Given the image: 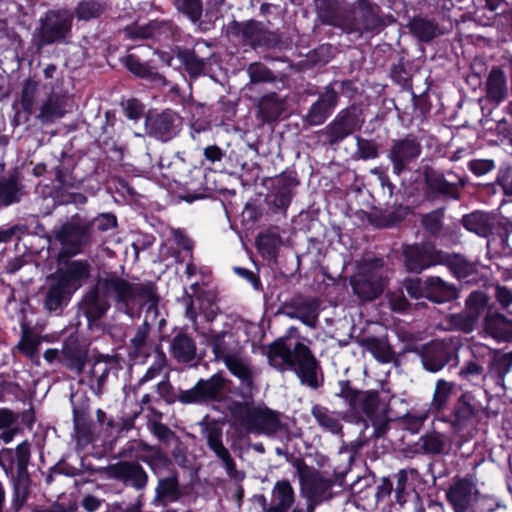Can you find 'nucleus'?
Here are the masks:
<instances>
[{
	"instance_id": "nucleus-8",
	"label": "nucleus",
	"mask_w": 512,
	"mask_h": 512,
	"mask_svg": "<svg viewBox=\"0 0 512 512\" xmlns=\"http://www.w3.org/2000/svg\"><path fill=\"white\" fill-rule=\"evenodd\" d=\"M383 266L382 259H373L361 265L358 272L351 278L353 292L361 300L371 301L383 293L387 285Z\"/></svg>"
},
{
	"instance_id": "nucleus-26",
	"label": "nucleus",
	"mask_w": 512,
	"mask_h": 512,
	"mask_svg": "<svg viewBox=\"0 0 512 512\" xmlns=\"http://www.w3.org/2000/svg\"><path fill=\"white\" fill-rule=\"evenodd\" d=\"M338 101L339 93L332 84L327 85L303 117V124L305 126L322 125L337 107Z\"/></svg>"
},
{
	"instance_id": "nucleus-7",
	"label": "nucleus",
	"mask_w": 512,
	"mask_h": 512,
	"mask_svg": "<svg viewBox=\"0 0 512 512\" xmlns=\"http://www.w3.org/2000/svg\"><path fill=\"white\" fill-rule=\"evenodd\" d=\"M74 13L69 9H53L45 13L37 29L40 46L70 42Z\"/></svg>"
},
{
	"instance_id": "nucleus-62",
	"label": "nucleus",
	"mask_w": 512,
	"mask_h": 512,
	"mask_svg": "<svg viewBox=\"0 0 512 512\" xmlns=\"http://www.w3.org/2000/svg\"><path fill=\"white\" fill-rule=\"evenodd\" d=\"M247 73L250 78V84H258L264 82H274L276 76L264 64L259 62L251 63L247 68Z\"/></svg>"
},
{
	"instance_id": "nucleus-33",
	"label": "nucleus",
	"mask_w": 512,
	"mask_h": 512,
	"mask_svg": "<svg viewBox=\"0 0 512 512\" xmlns=\"http://www.w3.org/2000/svg\"><path fill=\"white\" fill-rule=\"evenodd\" d=\"M508 96L507 77L498 66H494L488 73L485 82V97L487 101L496 105L503 102Z\"/></svg>"
},
{
	"instance_id": "nucleus-40",
	"label": "nucleus",
	"mask_w": 512,
	"mask_h": 512,
	"mask_svg": "<svg viewBox=\"0 0 512 512\" xmlns=\"http://www.w3.org/2000/svg\"><path fill=\"white\" fill-rule=\"evenodd\" d=\"M359 344L381 363H391L396 360L395 352L386 337H364L359 340Z\"/></svg>"
},
{
	"instance_id": "nucleus-57",
	"label": "nucleus",
	"mask_w": 512,
	"mask_h": 512,
	"mask_svg": "<svg viewBox=\"0 0 512 512\" xmlns=\"http://www.w3.org/2000/svg\"><path fill=\"white\" fill-rule=\"evenodd\" d=\"M29 476L28 474L17 475L13 481L12 508L15 511L21 510L29 496Z\"/></svg>"
},
{
	"instance_id": "nucleus-56",
	"label": "nucleus",
	"mask_w": 512,
	"mask_h": 512,
	"mask_svg": "<svg viewBox=\"0 0 512 512\" xmlns=\"http://www.w3.org/2000/svg\"><path fill=\"white\" fill-rule=\"evenodd\" d=\"M107 9V5L101 0H81L75 7V15L78 20L89 21L100 17Z\"/></svg>"
},
{
	"instance_id": "nucleus-16",
	"label": "nucleus",
	"mask_w": 512,
	"mask_h": 512,
	"mask_svg": "<svg viewBox=\"0 0 512 512\" xmlns=\"http://www.w3.org/2000/svg\"><path fill=\"white\" fill-rule=\"evenodd\" d=\"M443 252L431 242L405 245L402 248L404 266L409 273L420 274L430 267L441 265Z\"/></svg>"
},
{
	"instance_id": "nucleus-43",
	"label": "nucleus",
	"mask_w": 512,
	"mask_h": 512,
	"mask_svg": "<svg viewBox=\"0 0 512 512\" xmlns=\"http://www.w3.org/2000/svg\"><path fill=\"white\" fill-rule=\"evenodd\" d=\"M182 497L179 483L176 475L161 478L155 489V498L153 502L166 506L168 503L175 502Z\"/></svg>"
},
{
	"instance_id": "nucleus-4",
	"label": "nucleus",
	"mask_w": 512,
	"mask_h": 512,
	"mask_svg": "<svg viewBox=\"0 0 512 512\" xmlns=\"http://www.w3.org/2000/svg\"><path fill=\"white\" fill-rule=\"evenodd\" d=\"M230 380L221 373L213 374L208 379H199L190 389L176 390L169 381V375L156 386L159 397L167 404L180 402L183 405H207L214 402H221L227 391Z\"/></svg>"
},
{
	"instance_id": "nucleus-38",
	"label": "nucleus",
	"mask_w": 512,
	"mask_h": 512,
	"mask_svg": "<svg viewBox=\"0 0 512 512\" xmlns=\"http://www.w3.org/2000/svg\"><path fill=\"white\" fill-rule=\"evenodd\" d=\"M170 351L177 362L189 363L196 357V342L187 333L179 332L170 342Z\"/></svg>"
},
{
	"instance_id": "nucleus-2",
	"label": "nucleus",
	"mask_w": 512,
	"mask_h": 512,
	"mask_svg": "<svg viewBox=\"0 0 512 512\" xmlns=\"http://www.w3.org/2000/svg\"><path fill=\"white\" fill-rule=\"evenodd\" d=\"M292 338H300L296 327H290L284 336L267 346L269 365L280 372L293 371L301 384L318 389L323 384L319 361L307 345L299 341L293 344Z\"/></svg>"
},
{
	"instance_id": "nucleus-14",
	"label": "nucleus",
	"mask_w": 512,
	"mask_h": 512,
	"mask_svg": "<svg viewBox=\"0 0 512 512\" xmlns=\"http://www.w3.org/2000/svg\"><path fill=\"white\" fill-rule=\"evenodd\" d=\"M380 12L381 9L378 5L372 4L368 0H357L349 6L344 31L362 35L365 32L379 29L383 25Z\"/></svg>"
},
{
	"instance_id": "nucleus-60",
	"label": "nucleus",
	"mask_w": 512,
	"mask_h": 512,
	"mask_svg": "<svg viewBox=\"0 0 512 512\" xmlns=\"http://www.w3.org/2000/svg\"><path fill=\"white\" fill-rule=\"evenodd\" d=\"M488 304V297L483 291H473L465 301V311L475 316L479 320L481 314Z\"/></svg>"
},
{
	"instance_id": "nucleus-54",
	"label": "nucleus",
	"mask_w": 512,
	"mask_h": 512,
	"mask_svg": "<svg viewBox=\"0 0 512 512\" xmlns=\"http://www.w3.org/2000/svg\"><path fill=\"white\" fill-rule=\"evenodd\" d=\"M202 426V434L206 440L207 446L209 449L215 454V456L219 455L227 448L223 444V431L222 428L218 426L216 422H203Z\"/></svg>"
},
{
	"instance_id": "nucleus-51",
	"label": "nucleus",
	"mask_w": 512,
	"mask_h": 512,
	"mask_svg": "<svg viewBox=\"0 0 512 512\" xmlns=\"http://www.w3.org/2000/svg\"><path fill=\"white\" fill-rule=\"evenodd\" d=\"M21 329V339L17 349L29 359L35 360L38 358L41 337L26 324H22Z\"/></svg>"
},
{
	"instance_id": "nucleus-9",
	"label": "nucleus",
	"mask_w": 512,
	"mask_h": 512,
	"mask_svg": "<svg viewBox=\"0 0 512 512\" xmlns=\"http://www.w3.org/2000/svg\"><path fill=\"white\" fill-rule=\"evenodd\" d=\"M157 295L154 291V297L151 301L145 303L148 305L145 318L142 324L135 327L127 346L128 356L134 362L143 363L151 356L152 352L160 351L158 346L153 343L150 337L152 322L158 314Z\"/></svg>"
},
{
	"instance_id": "nucleus-15",
	"label": "nucleus",
	"mask_w": 512,
	"mask_h": 512,
	"mask_svg": "<svg viewBox=\"0 0 512 512\" xmlns=\"http://www.w3.org/2000/svg\"><path fill=\"white\" fill-rule=\"evenodd\" d=\"M422 153V144L418 136L408 133L402 138L391 141L387 152V158L392 164V171L400 176L403 172L410 169V165L415 163Z\"/></svg>"
},
{
	"instance_id": "nucleus-5",
	"label": "nucleus",
	"mask_w": 512,
	"mask_h": 512,
	"mask_svg": "<svg viewBox=\"0 0 512 512\" xmlns=\"http://www.w3.org/2000/svg\"><path fill=\"white\" fill-rule=\"evenodd\" d=\"M471 354V359L459 370V376L473 384L485 381L489 373L506 374L511 367L509 355H497L494 350L481 343L471 346Z\"/></svg>"
},
{
	"instance_id": "nucleus-52",
	"label": "nucleus",
	"mask_w": 512,
	"mask_h": 512,
	"mask_svg": "<svg viewBox=\"0 0 512 512\" xmlns=\"http://www.w3.org/2000/svg\"><path fill=\"white\" fill-rule=\"evenodd\" d=\"M407 481V472L405 470H400L396 474L395 503L392 504V508L395 510L405 509V504L407 502L412 501L417 503L419 500V495L415 491H406Z\"/></svg>"
},
{
	"instance_id": "nucleus-12",
	"label": "nucleus",
	"mask_w": 512,
	"mask_h": 512,
	"mask_svg": "<svg viewBox=\"0 0 512 512\" xmlns=\"http://www.w3.org/2000/svg\"><path fill=\"white\" fill-rule=\"evenodd\" d=\"M226 33L228 36L236 38L243 45L252 48L258 46L275 47L281 42L278 33L268 30L261 22L255 20L232 21L227 25Z\"/></svg>"
},
{
	"instance_id": "nucleus-48",
	"label": "nucleus",
	"mask_w": 512,
	"mask_h": 512,
	"mask_svg": "<svg viewBox=\"0 0 512 512\" xmlns=\"http://www.w3.org/2000/svg\"><path fill=\"white\" fill-rule=\"evenodd\" d=\"M190 288L195 302L199 303V308L205 314V317L208 320H213L219 310L216 305V293L213 290L200 287L197 283L192 284Z\"/></svg>"
},
{
	"instance_id": "nucleus-6",
	"label": "nucleus",
	"mask_w": 512,
	"mask_h": 512,
	"mask_svg": "<svg viewBox=\"0 0 512 512\" xmlns=\"http://www.w3.org/2000/svg\"><path fill=\"white\" fill-rule=\"evenodd\" d=\"M92 229V219L77 213L59 229L54 230L55 239L63 248L60 256L67 254L71 257L79 254L91 242Z\"/></svg>"
},
{
	"instance_id": "nucleus-64",
	"label": "nucleus",
	"mask_w": 512,
	"mask_h": 512,
	"mask_svg": "<svg viewBox=\"0 0 512 512\" xmlns=\"http://www.w3.org/2000/svg\"><path fill=\"white\" fill-rule=\"evenodd\" d=\"M356 145L357 150L355 152V156L358 159L368 160L378 157L379 146L375 141L358 136L356 137Z\"/></svg>"
},
{
	"instance_id": "nucleus-24",
	"label": "nucleus",
	"mask_w": 512,
	"mask_h": 512,
	"mask_svg": "<svg viewBox=\"0 0 512 512\" xmlns=\"http://www.w3.org/2000/svg\"><path fill=\"white\" fill-rule=\"evenodd\" d=\"M73 293L54 276L49 275L46 284L40 290L43 308L49 313L59 315L68 305Z\"/></svg>"
},
{
	"instance_id": "nucleus-63",
	"label": "nucleus",
	"mask_w": 512,
	"mask_h": 512,
	"mask_svg": "<svg viewBox=\"0 0 512 512\" xmlns=\"http://www.w3.org/2000/svg\"><path fill=\"white\" fill-rule=\"evenodd\" d=\"M167 365V357L162 351H157L152 365L146 370L145 374L139 379L138 385L141 386L149 381L156 379Z\"/></svg>"
},
{
	"instance_id": "nucleus-31",
	"label": "nucleus",
	"mask_w": 512,
	"mask_h": 512,
	"mask_svg": "<svg viewBox=\"0 0 512 512\" xmlns=\"http://www.w3.org/2000/svg\"><path fill=\"white\" fill-rule=\"evenodd\" d=\"M87 356V349L81 344L77 336L71 335L64 341L60 357L69 369L81 373Z\"/></svg>"
},
{
	"instance_id": "nucleus-59",
	"label": "nucleus",
	"mask_w": 512,
	"mask_h": 512,
	"mask_svg": "<svg viewBox=\"0 0 512 512\" xmlns=\"http://www.w3.org/2000/svg\"><path fill=\"white\" fill-rule=\"evenodd\" d=\"M292 198V182L287 179H280L278 187L273 195L272 205L278 211L285 212Z\"/></svg>"
},
{
	"instance_id": "nucleus-41",
	"label": "nucleus",
	"mask_w": 512,
	"mask_h": 512,
	"mask_svg": "<svg viewBox=\"0 0 512 512\" xmlns=\"http://www.w3.org/2000/svg\"><path fill=\"white\" fill-rule=\"evenodd\" d=\"M311 414L318 426L324 431L335 435L342 434L343 425L339 412L331 411L325 406L315 404L311 408Z\"/></svg>"
},
{
	"instance_id": "nucleus-3",
	"label": "nucleus",
	"mask_w": 512,
	"mask_h": 512,
	"mask_svg": "<svg viewBox=\"0 0 512 512\" xmlns=\"http://www.w3.org/2000/svg\"><path fill=\"white\" fill-rule=\"evenodd\" d=\"M338 396L349 406L343 419L362 423L364 429L368 428L369 420L373 426L370 437L380 438L386 434L390 422L389 406L377 391L355 390L348 382H342Z\"/></svg>"
},
{
	"instance_id": "nucleus-45",
	"label": "nucleus",
	"mask_w": 512,
	"mask_h": 512,
	"mask_svg": "<svg viewBox=\"0 0 512 512\" xmlns=\"http://www.w3.org/2000/svg\"><path fill=\"white\" fill-rule=\"evenodd\" d=\"M65 112V99L55 93H51L41 104L36 118L42 124H48L57 118L63 117Z\"/></svg>"
},
{
	"instance_id": "nucleus-42",
	"label": "nucleus",
	"mask_w": 512,
	"mask_h": 512,
	"mask_svg": "<svg viewBox=\"0 0 512 512\" xmlns=\"http://www.w3.org/2000/svg\"><path fill=\"white\" fill-rule=\"evenodd\" d=\"M442 260L441 265L447 266L459 280H466L468 277L477 274V265L463 255L443 252Z\"/></svg>"
},
{
	"instance_id": "nucleus-30",
	"label": "nucleus",
	"mask_w": 512,
	"mask_h": 512,
	"mask_svg": "<svg viewBox=\"0 0 512 512\" xmlns=\"http://www.w3.org/2000/svg\"><path fill=\"white\" fill-rule=\"evenodd\" d=\"M349 6L337 0H316L317 15L320 21L323 24L339 27L343 31Z\"/></svg>"
},
{
	"instance_id": "nucleus-47",
	"label": "nucleus",
	"mask_w": 512,
	"mask_h": 512,
	"mask_svg": "<svg viewBox=\"0 0 512 512\" xmlns=\"http://www.w3.org/2000/svg\"><path fill=\"white\" fill-rule=\"evenodd\" d=\"M455 383L445 379H438L435 384L432 400L429 405V411L440 413L444 411L454 393Z\"/></svg>"
},
{
	"instance_id": "nucleus-50",
	"label": "nucleus",
	"mask_w": 512,
	"mask_h": 512,
	"mask_svg": "<svg viewBox=\"0 0 512 512\" xmlns=\"http://www.w3.org/2000/svg\"><path fill=\"white\" fill-rule=\"evenodd\" d=\"M177 57L183 65L189 77L196 79L204 75L207 69V61L199 57L193 49H183L177 53Z\"/></svg>"
},
{
	"instance_id": "nucleus-53",
	"label": "nucleus",
	"mask_w": 512,
	"mask_h": 512,
	"mask_svg": "<svg viewBox=\"0 0 512 512\" xmlns=\"http://www.w3.org/2000/svg\"><path fill=\"white\" fill-rule=\"evenodd\" d=\"M421 448L427 454L438 455L448 453L449 444L445 434L432 431L420 438Z\"/></svg>"
},
{
	"instance_id": "nucleus-44",
	"label": "nucleus",
	"mask_w": 512,
	"mask_h": 512,
	"mask_svg": "<svg viewBox=\"0 0 512 512\" xmlns=\"http://www.w3.org/2000/svg\"><path fill=\"white\" fill-rule=\"evenodd\" d=\"M74 437L81 445H87L94 440L93 423L87 409L73 408Z\"/></svg>"
},
{
	"instance_id": "nucleus-11",
	"label": "nucleus",
	"mask_w": 512,
	"mask_h": 512,
	"mask_svg": "<svg viewBox=\"0 0 512 512\" xmlns=\"http://www.w3.org/2000/svg\"><path fill=\"white\" fill-rule=\"evenodd\" d=\"M364 124L361 111L350 106L339 111L334 119L318 132L324 138V143L335 147L347 137L360 131Z\"/></svg>"
},
{
	"instance_id": "nucleus-34",
	"label": "nucleus",
	"mask_w": 512,
	"mask_h": 512,
	"mask_svg": "<svg viewBox=\"0 0 512 512\" xmlns=\"http://www.w3.org/2000/svg\"><path fill=\"white\" fill-rule=\"evenodd\" d=\"M426 299L435 303H445L458 297L454 284L448 283L438 276L425 278Z\"/></svg>"
},
{
	"instance_id": "nucleus-17",
	"label": "nucleus",
	"mask_w": 512,
	"mask_h": 512,
	"mask_svg": "<svg viewBox=\"0 0 512 512\" xmlns=\"http://www.w3.org/2000/svg\"><path fill=\"white\" fill-rule=\"evenodd\" d=\"M301 491L308 500V512H311L315 505L331 499L342 491V485L313 471L301 477Z\"/></svg>"
},
{
	"instance_id": "nucleus-20",
	"label": "nucleus",
	"mask_w": 512,
	"mask_h": 512,
	"mask_svg": "<svg viewBox=\"0 0 512 512\" xmlns=\"http://www.w3.org/2000/svg\"><path fill=\"white\" fill-rule=\"evenodd\" d=\"M66 256L59 255V267L51 275L75 292L89 278L91 266L87 260H64Z\"/></svg>"
},
{
	"instance_id": "nucleus-55",
	"label": "nucleus",
	"mask_w": 512,
	"mask_h": 512,
	"mask_svg": "<svg viewBox=\"0 0 512 512\" xmlns=\"http://www.w3.org/2000/svg\"><path fill=\"white\" fill-rule=\"evenodd\" d=\"M111 366L107 361L97 360L90 368V387L97 394L103 392L107 378L110 374Z\"/></svg>"
},
{
	"instance_id": "nucleus-37",
	"label": "nucleus",
	"mask_w": 512,
	"mask_h": 512,
	"mask_svg": "<svg viewBox=\"0 0 512 512\" xmlns=\"http://www.w3.org/2000/svg\"><path fill=\"white\" fill-rule=\"evenodd\" d=\"M407 27L415 38L426 43L444 34L439 24L434 19H429L424 16L413 17Z\"/></svg>"
},
{
	"instance_id": "nucleus-13",
	"label": "nucleus",
	"mask_w": 512,
	"mask_h": 512,
	"mask_svg": "<svg viewBox=\"0 0 512 512\" xmlns=\"http://www.w3.org/2000/svg\"><path fill=\"white\" fill-rule=\"evenodd\" d=\"M426 194L432 198H448L458 200L461 189L465 187L466 179L458 176L452 170L442 171L427 167L424 170Z\"/></svg>"
},
{
	"instance_id": "nucleus-29",
	"label": "nucleus",
	"mask_w": 512,
	"mask_h": 512,
	"mask_svg": "<svg viewBox=\"0 0 512 512\" xmlns=\"http://www.w3.org/2000/svg\"><path fill=\"white\" fill-rule=\"evenodd\" d=\"M124 31L131 39H168L173 34V27L168 21L153 20L142 25L134 23L127 26Z\"/></svg>"
},
{
	"instance_id": "nucleus-25",
	"label": "nucleus",
	"mask_w": 512,
	"mask_h": 512,
	"mask_svg": "<svg viewBox=\"0 0 512 512\" xmlns=\"http://www.w3.org/2000/svg\"><path fill=\"white\" fill-rule=\"evenodd\" d=\"M110 478L133 487L137 491L144 490L148 484V474L137 461H120L107 468Z\"/></svg>"
},
{
	"instance_id": "nucleus-21",
	"label": "nucleus",
	"mask_w": 512,
	"mask_h": 512,
	"mask_svg": "<svg viewBox=\"0 0 512 512\" xmlns=\"http://www.w3.org/2000/svg\"><path fill=\"white\" fill-rule=\"evenodd\" d=\"M282 310L291 319H298L310 328L317 327L319 302L316 298L295 295L283 303Z\"/></svg>"
},
{
	"instance_id": "nucleus-61",
	"label": "nucleus",
	"mask_w": 512,
	"mask_h": 512,
	"mask_svg": "<svg viewBox=\"0 0 512 512\" xmlns=\"http://www.w3.org/2000/svg\"><path fill=\"white\" fill-rule=\"evenodd\" d=\"M37 92L38 83L34 80L27 79L24 82L21 93V106L22 109L29 114L35 111Z\"/></svg>"
},
{
	"instance_id": "nucleus-22",
	"label": "nucleus",
	"mask_w": 512,
	"mask_h": 512,
	"mask_svg": "<svg viewBox=\"0 0 512 512\" xmlns=\"http://www.w3.org/2000/svg\"><path fill=\"white\" fill-rule=\"evenodd\" d=\"M484 409L485 406L476 403L473 393L466 392L457 399L447 421L454 432L460 433L472 426L474 417Z\"/></svg>"
},
{
	"instance_id": "nucleus-58",
	"label": "nucleus",
	"mask_w": 512,
	"mask_h": 512,
	"mask_svg": "<svg viewBox=\"0 0 512 512\" xmlns=\"http://www.w3.org/2000/svg\"><path fill=\"white\" fill-rule=\"evenodd\" d=\"M478 321L479 320L476 319L475 316L465 310L451 314L447 317V322L451 328L463 333H471L475 329Z\"/></svg>"
},
{
	"instance_id": "nucleus-19",
	"label": "nucleus",
	"mask_w": 512,
	"mask_h": 512,
	"mask_svg": "<svg viewBox=\"0 0 512 512\" xmlns=\"http://www.w3.org/2000/svg\"><path fill=\"white\" fill-rule=\"evenodd\" d=\"M200 335L211 348L216 361L225 362L243 352V347L231 327L223 330L211 328Z\"/></svg>"
},
{
	"instance_id": "nucleus-39",
	"label": "nucleus",
	"mask_w": 512,
	"mask_h": 512,
	"mask_svg": "<svg viewBox=\"0 0 512 512\" xmlns=\"http://www.w3.org/2000/svg\"><path fill=\"white\" fill-rule=\"evenodd\" d=\"M247 424L250 432L264 433L267 435L276 433L281 427L277 415L270 410L255 411L249 416Z\"/></svg>"
},
{
	"instance_id": "nucleus-1",
	"label": "nucleus",
	"mask_w": 512,
	"mask_h": 512,
	"mask_svg": "<svg viewBox=\"0 0 512 512\" xmlns=\"http://www.w3.org/2000/svg\"><path fill=\"white\" fill-rule=\"evenodd\" d=\"M153 297V282H130L110 274L97 280L96 285L83 296L79 308L92 324L102 319L109 310L108 299L114 301L119 311L133 317Z\"/></svg>"
},
{
	"instance_id": "nucleus-35",
	"label": "nucleus",
	"mask_w": 512,
	"mask_h": 512,
	"mask_svg": "<svg viewBox=\"0 0 512 512\" xmlns=\"http://www.w3.org/2000/svg\"><path fill=\"white\" fill-rule=\"evenodd\" d=\"M497 218L492 213L474 211L466 214L461 219V224L470 232L480 237H488L492 234Z\"/></svg>"
},
{
	"instance_id": "nucleus-49",
	"label": "nucleus",
	"mask_w": 512,
	"mask_h": 512,
	"mask_svg": "<svg viewBox=\"0 0 512 512\" xmlns=\"http://www.w3.org/2000/svg\"><path fill=\"white\" fill-rule=\"evenodd\" d=\"M23 196V186L16 175L0 180V205L9 206L18 203Z\"/></svg>"
},
{
	"instance_id": "nucleus-18",
	"label": "nucleus",
	"mask_w": 512,
	"mask_h": 512,
	"mask_svg": "<svg viewBox=\"0 0 512 512\" xmlns=\"http://www.w3.org/2000/svg\"><path fill=\"white\" fill-rule=\"evenodd\" d=\"M183 127V118L172 109L150 113L145 119V131L150 137L168 142L178 136Z\"/></svg>"
},
{
	"instance_id": "nucleus-46",
	"label": "nucleus",
	"mask_w": 512,
	"mask_h": 512,
	"mask_svg": "<svg viewBox=\"0 0 512 512\" xmlns=\"http://www.w3.org/2000/svg\"><path fill=\"white\" fill-rule=\"evenodd\" d=\"M285 109L284 102L277 93L272 92L264 95L258 103V117L263 121L270 123L279 118Z\"/></svg>"
},
{
	"instance_id": "nucleus-32",
	"label": "nucleus",
	"mask_w": 512,
	"mask_h": 512,
	"mask_svg": "<svg viewBox=\"0 0 512 512\" xmlns=\"http://www.w3.org/2000/svg\"><path fill=\"white\" fill-rule=\"evenodd\" d=\"M477 490L468 479H459L448 490L447 497L455 512H463L468 509L476 499Z\"/></svg>"
},
{
	"instance_id": "nucleus-36",
	"label": "nucleus",
	"mask_w": 512,
	"mask_h": 512,
	"mask_svg": "<svg viewBox=\"0 0 512 512\" xmlns=\"http://www.w3.org/2000/svg\"><path fill=\"white\" fill-rule=\"evenodd\" d=\"M295 501L294 489L288 480H279L272 489L270 507L267 512H287Z\"/></svg>"
},
{
	"instance_id": "nucleus-28",
	"label": "nucleus",
	"mask_w": 512,
	"mask_h": 512,
	"mask_svg": "<svg viewBox=\"0 0 512 512\" xmlns=\"http://www.w3.org/2000/svg\"><path fill=\"white\" fill-rule=\"evenodd\" d=\"M482 332L496 342H512V320L499 312L489 311L483 318Z\"/></svg>"
},
{
	"instance_id": "nucleus-27",
	"label": "nucleus",
	"mask_w": 512,
	"mask_h": 512,
	"mask_svg": "<svg viewBox=\"0 0 512 512\" xmlns=\"http://www.w3.org/2000/svg\"><path fill=\"white\" fill-rule=\"evenodd\" d=\"M177 10L186 15L193 23H198L202 32L211 30L219 17L218 10H207L201 19L203 6L201 0H174Z\"/></svg>"
},
{
	"instance_id": "nucleus-23",
	"label": "nucleus",
	"mask_w": 512,
	"mask_h": 512,
	"mask_svg": "<svg viewBox=\"0 0 512 512\" xmlns=\"http://www.w3.org/2000/svg\"><path fill=\"white\" fill-rule=\"evenodd\" d=\"M228 371L239 380V395L244 399L252 397L255 385V369L243 352L223 362Z\"/></svg>"
},
{
	"instance_id": "nucleus-10",
	"label": "nucleus",
	"mask_w": 512,
	"mask_h": 512,
	"mask_svg": "<svg viewBox=\"0 0 512 512\" xmlns=\"http://www.w3.org/2000/svg\"><path fill=\"white\" fill-rule=\"evenodd\" d=\"M460 347L458 338L446 337L424 344L418 353L424 369L436 373L451 362H457Z\"/></svg>"
}]
</instances>
